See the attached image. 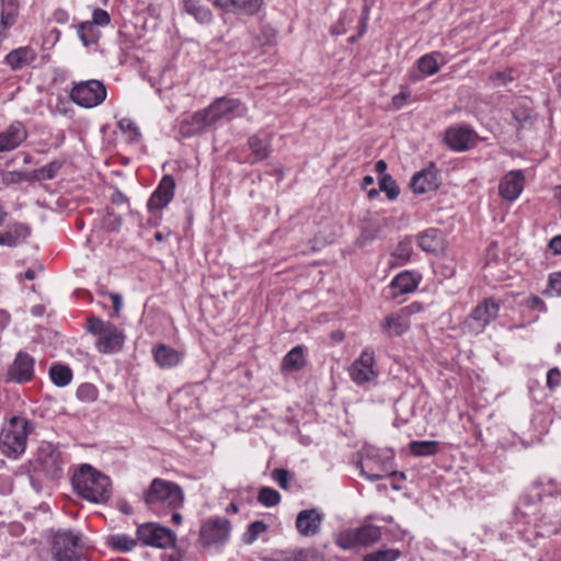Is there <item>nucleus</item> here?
Here are the masks:
<instances>
[{"mask_svg": "<svg viewBox=\"0 0 561 561\" xmlns=\"http://www.w3.org/2000/svg\"><path fill=\"white\" fill-rule=\"evenodd\" d=\"M72 484L80 496L93 503H105L112 494L108 477L90 465L80 467L73 474Z\"/></svg>", "mask_w": 561, "mask_h": 561, "instance_id": "f257e3e1", "label": "nucleus"}, {"mask_svg": "<svg viewBox=\"0 0 561 561\" xmlns=\"http://www.w3.org/2000/svg\"><path fill=\"white\" fill-rule=\"evenodd\" d=\"M30 432V422L27 420L19 416L11 417L0 434V448L2 453L10 458H16L24 453Z\"/></svg>", "mask_w": 561, "mask_h": 561, "instance_id": "f03ea898", "label": "nucleus"}, {"mask_svg": "<svg viewBox=\"0 0 561 561\" xmlns=\"http://www.w3.org/2000/svg\"><path fill=\"white\" fill-rule=\"evenodd\" d=\"M145 502L150 507L179 508L184 502V493L176 483L156 478L145 494Z\"/></svg>", "mask_w": 561, "mask_h": 561, "instance_id": "7ed1b4c3", "label": "nucleus"}, {"mask_svg": "<svg viewBox=\"0 0 561 561\" xmlns=\"http://www.w3.org/2000/svg\"><path fill=\"white\" fill-rule=\"evenodd\" d=\"M88 330L98 334L96 347L101 353L111 354L119 352L125 343V334L115 324L103 321L99 317H91L88 320Z\"/></svg>", "mask_w": 561, "mask_h": 561, "instance_id": "20e7f679", "label": "nucleus"}, {"mask_svg": "<svg viewBox=\"0 0 561 561\" xmlns=\"http://www.w3.org/2000/svg\"><path fill=\"white\" fill-rule=\"evenodd\" d=\"M51 556L54 561H89L81 537L71 530H61L54 535Z\"/></svg>", "mask_w": 561, "mask_h": 561, "instance_id": "39448f33", "label": "nucleus"}, {"mask_svg": "<svg viewBox=\"0 0 561 561\" xmlns=\"http://www.w3.org/2000/svg\"><path fill=\"white\" fill-rule=\"evenodd\" d=\"M107 92L103 82L99 80H87L76 83L70 92V99L78 105L92 108L106 99Z\"/></svg>", "mask_w": 561, "mask_h": 561, "instance_id": "423d86ee", "label": "nucleus"}, {"mask_svg": "<svg viewBox=\"0 0 561 561\" xmlns=\"http://www.w3.org/2000/svg\"><path fill=\"white\" fill-rule=\"evenodd\" d=\"M205 110L211 125L221 119L231 121L236 117H244L248 113V107L239 99L226 96L217 98Z\"/></svg>", "mask_w": 561, "mask_h": 561, "instance_id": "0eeeda50", "label": "nucleus"}, {"mask_svg": "<svg viewBox=\"0 0 561 561\" xmlns=\"http://www.w3.org/2000/svg\"><path fill=\"white\" fill-rule=\"evenodd\" d=\"M500 307V300H496L495 298H485L466 319V328L471 333H481L485 327L497 317Z\"/></svg>", "mask_w": 561, "mask_h": 561, "instance_id": "6e6552de", "label": "nucleus"}, {"mask_svg": "<svg viewBox=\"0 0 561 561\" xmlns=\"http://www.w3.org/2000/svg\"><path fill=\"white\" fill-rule=\"evenodd\" d=\"M34 378L35 358L24 351L18 352L13 362L5 370V382L23 385L33 381Z\"/></svg>", "mask_w": 561, "mask_h": 561, "instance_id": "1a4fd4ad", "label": "nucleus"}, {"mask_svg": "<svg viewBox=\"0 0 561 561\" xmlns=\"http://www.w3.org/2000/svg\"><path fill=\"white\" fill-rule=\"evenodd\" d=\"M422 310L423 306L421 304L413 302L400 309L397 313L387 316L381 323L383 333L389 337L402 335L411 327V317Z\"/></svg>", "mask_w": 561, "mask_h": 561, "instance_id": "9d476101", "label": "nucleus"}, {"mask_svg": "<svg viewBox=\"0 0 561 561\" xmlns=\"http://www.w3.org/2000/svg\"><path fill=\"white\" fill-rule=\"evenodd\" d=\"M381 538V530L375 525H366L340 534L337 545L342 549H353L358 546H369Z\"/></svg>", "mask_w": 561, "mask_h": 561, "instance_id": "9b49d317", "label": "nucleus"}, {"mask_svg": "<svg viewBox=\"0 0 561 561\" xmlns=\"http://www.w3.org/2000/svg\"><path fill=\"white\" fill-rule=\"evenodd\" d=\"M137 537L144 545L161 549L171 548L175 542L173 531L154 523L139 526Z\"/></svg>", "mask_w": 561, "mask_h": 561, "instance_id": "f8f14e48", "label": "nucleus"}, {"mask_svg": "<svg viewBox=\"0 0 561 561\" xmlns=\"http://www.w3.org/2000/svg\"><path fill=\"white\" fill-rule=\"evenodd\" d=\"M374 352L369 350L363 351L360 356L354 360L348 369L351 379L358 386H363L375 380L378 373L374 368Z\"/></svg>", "mask_w": 561, "mask_h": 561, "instance_id": "ddd939ff", "label": "nucleus"}, {"mask_svg": "<svg viewBox=\"0 0 561 561\" xmlns=\"http://www.w3.org/2000/svg\"><path fill=\"white\" fill-rule=\"evenodd\" d=\"M230 534V523L226 518L216 517L206 520L199 531V539L204 546L221 543Z\"/></svg>", "mask_w": 561, "mask_h": 561, "instance_id": "4468645a", "label": "nucleus"}, {"mask_svg": "<svg viewBox=\"0 0 561 561\" xmlns=\"http://www.w3.org/2000/svg\"><path fill=\"white\" fill-rule=\"evenodd\" d=\"M477 134L466 126H454L445 131L446 145L455 151H466L477 144Z\"/></svg>", "mask_w": 561, "mask_h": 561, "instance_id": "2eb2a0df", "label": "nucleus"}, {"mask_svg": "<svg viewBox=\"0 0 561 561\" xmlns=\"http://www.w3.org/2000/svg\"><path fill=\"white\" fill-rule=\"evenodd\" d=\"M324 515L317 508L304 510L296 517L297 531L304 537H312L320 533Z\"/></svg>", "mask_w": 561, "mask_h": 561, "instance_id": "dca6fc26", "label": "nucleus"}, {"mask_svg": "<svg viewBox=\"0 0 561 561\" xmlns=\"http://www.w3.org/2000/svg\"><path fill=\"white\" fill-rule=\"evenodd\" d=\"M525 176L520 170L510 171L501 180L500 195L506 201H515L524 190Z\"/></svg>", "mask_w": 561, "mask_h": 561, "instance_id": "f3484780", "label": "nucleus"}, {"mask_svg": "<svg viewBox=\"0 0 561 561\" xmlns=\"http://www.w3.org/2000/svg\"><path fill=\"white\" fill-rule=\"evenodd\" d=\"M175 190V182L171 175H164L160 181L159 186L152 193L148 201V207L150 209H162L173 198Z\"/></svg>", "mask_w": 561, "mask_h": 561, "instance_id": "a211bd4d", "label": "nucleus"}, {"mask_svg": "<svg viewBox=\"0 0 561 561\" xmlns=\"http://www.w3.org/2000/svg\"><path fill=\"white\" fill-rule=\"evenodd\" d=\"M211 123L208 118L206 110L197 111L179 124V133L182 137L188 138L198 135L205 130Z\"/></svg>", "mask_w": 561, "mask_h": 561, "instance_id": "6ab92c4d", "label": "nucleus"}, {"mask_svg": "<svg viewBox=\"0 0 561 561\" xmlns=\"http://www.w3.org/2000/svg\"><path fill=\"white\" fill-rule=\"evenodd\" d=\"M214 4L226 12L254 15L262 8L263 0H215Z\"/></svg>", "mask_w": 561, "mask_h": 561, "instance_id": "aec40b11", "label": "nucleus"}, {"mask_svg": "<svg viewBox=\"0 0 561 561\" xmlns=\"http://www.w3.org/2000/svg\"><path fill=\"white\" fill-rule=\"evenodd\" d=\"M27 138V130L21 123L11 124L0 133V152L18 148Z\"/></svg>", "mask_w": 561, "mask_h": 561, "instance_id": "412c9836", "label": "nucleus"}, {"mask_svg": "<svg viewBox=\"0 0 561 561\" xmlns=\"http://www.w3.org/2000/svg\"><path fill=\"white\" fill-rule=\"evenodd\" d=\"M437 187L438 181L434 168L424 169L415 173L411 180V188L415 194L433 192Z\"/></svg>", "mask_w": 561, "mask_h": 561, "instance_id": "4be33fe9", "label": "nucleus"}, {"mask_svg": "<svg viewBox=\"0 0 561 561\" xmlns=\"http://www.w3.org/2000/svg\"><path fill=\"white\" fill-rule=\"evenodd\" d=\"M31 234V229L25 224L16 222L3 232H0V245L18 247L22 244Z\"/></svg>", "mask_w": 561, "mask_h": 561, "instance_id": "5701e85b", "label": "nucleus"}, {"mask_svg": "<svg viewBox=\"0 0 561 561\" xmlns=\"http://www.w3.org/2000/svg\"><path fill=\"white\" fill-rule=\"evenodd\" d=\"M36 59V53L28 46L19 47L11 50L5 56V62L12 70H20L31 65Z\"/></svg>", "mask_w": 561, "mask_h": 561, "instance_id": "b1692460", "label": "nucleus"}, {"mask_svg": "<svg viewBox=\"0 0 561 561\" xmlns=\"http://www.w3.org/2000/svg\"><path fill=\"white\" fill-rule=\"evenodd\" d=\"M419 285V278L411 272H402L398 274L390 283V288L393 290L392 297L412 293Z\"/></svg>", "mask_w": 561, "mask_h": 561, "instance_id": "393cba45", "label": "nucleus"}, {"mask_svg": "<svg viewBox=\"0 0 561 561\" xmlns=\"http://www.w3.org/2000/svg\"><path fill=\"white\" fill-rule=\"evenodd\" d=\"M156 363L161 368H169L176 366L182 360V354L176 350L167 346L165 344H160L152 351Z\"/></svg>", "mask_w": 561, "mask_h": 561, "instance_id": "a878e982", "label": "nucleus"}, {"mask_svg": "<svg viewBox=\"0 0 561 561\" xmlns=\"http://www.w3.org/2000/svg\"><path fill=\"white\" fill-rule=\"evenodd\" d=\"M307 364L304 346L297 345L291 348L283 358L282 370L298 371Z\"/></svg>", "mask_w": 561, "mask_h": 561, "instance_id": "bb28decb", "label": "nucleus"}, {"mask_svg": "<svg viewBox=\"0 0 561 561\" xmlns=\"http://www.w3.org/2000/svg\"><path fill=\"white\" fill-rule=\"evenodd\" d=\"M61 165L62 164L60 161L54 160V161L49 162L48 164L34 170L30 175L22 176L21 173H16L15 175L18 176V180H37V181L51 180L57 175V173L61 169Z\"/></svg>", "mask_w": 561, "mask_h": 561, "instance_id": "cd10ccee", "label": "nucleus"}, {"mask_svg": "<svg viewBox=\"0 0 561 561\" xmlns=\"http://www.w3.org/2000/svg\"><path fill=\"white\" fill-rule=\"evenodd\" d=\"M359 467L360 474L370 481L381 480L389 474L386 471L383 463H378L370 457H366L360 461Z\"/></svg>", "mask_w": 561, "mask_h": 561, "instance_id": "c85d7f7f", "label": "nucleus"}, {"mask_svg": "<svg viewBox=\"0 0 561 561\" xmlns=\"http://www.w3.org/2000/svg\"><path fill=\"white\" fill-rule=\"evenodd\" d=\"M420 248L430 253H436L442 248V239L436 229H428L417 237Z\"/></svg>", "mask_w": 561, "mask_h": 561, "instance_id": "c756f323", "label": "nucleus"}, {"mask_svg": "<svg viewBox=\"0 0 561 561\" xmlns=\"http://www.w3.org/2000/svg\"><path fill=\"white\" fill-rule=\"evenodd\" d=\"M43 470L51 478H57L62 471V459L60 454L51 450L49 454L41 457Z\"/></svg>", "mask_w": 561, "mask_h": 561, "instance_id": "7c9ffc66", "label": "nucleus"}, {"mask_svg": "<svg viewBox=\"0 0 561 561\" xmlns=\"http://www.w3.org/2000/svg\"><path fill=\"white\" fill-rule=\"evenodd\" d=\"M77 33L85 47L95 45L101 36L100 30L94 26V23H90V21L80 23L77 26Z\"/></svg>", "mask_w": 561, "mask_h": 561, "instance_id": "2f4dec72", "label": "nucleus"}, {"mask_svg": "<svg viewBox=\"0 0 561 561\" xmlns=\"http://www.w3.org/2000/svg\"><path fill=\"white\" fill-rule=\"evenodd\" d=\"M51 382L57 387H66L72 380V371L65 365H53L49 369Z\"/></svg>", "mask_w": 561, "mask_h": 561, "instance_id": "473e14b6", "label": "nucleus"}, {"mask_svg": "<svg viewBox=\"0 0 561 561\" xmlns=\"http://www.w3.org/2000/svg\"><path fill=\"white\" fill-rule=\"evenodd\" d=\"M184 8L187 13L192 14L202 23H206L211 20V12L201 4L199 0H185Z\"/></svg>", "mask_w": 561, "mask_h": 561, "instance_id": "72a5a7b5", "label": "nucleus"}, {"mask_svg": "<svg viewBox=\"0 0 561 561\" xmlns=\"http://www.w3.org/2000/svg\"><path fill=\"white\" fill-rule=\"evenodd\" d=\"M440 56L439 53H432L422 56L417 60V69L424 76H433L439 70L437 57Z\"/></svg>", "mask_w": 561, "mask_h": 561, "instance_id": "f704fd0d", "label": "nucleus"}, {"mask_svg": "<svg viewBox=\"0 0 561 561\" xmlns=\"http://www.w3.org/2000/svg\"><path fill=\"white\" fill-rule=\"evenodd\" d=\"M438 450V443L435 440H414L410 443V451L413 456L424 457L435 455Z\"/></svg>", "mask_w": 561, "mask_h": 561, "instance_id": "c9c22d12", "label": "nucleus"}, {"mask_svg": "<svg viewBox=\"0 0 561 561\" xmlns=\"http://www.w3.org/2000/svg\"><path fill=\"white\" fill-rule=\"evenodd\" d=\"M514 71L508 68L503 71L492 73L485 80V84L491 88L504 87L514 80Z\"/></svg>", "mask_w": 561, "mask_h": 561, "instance_id": "e433bc0d", "label": "nucleus"}, {"mask_svg": "<svg viewBox=\"0 0 561 561\" xmlns=\"http://www.w3.org/2000/svg\"><path fill=\"white\" fill-rule=\"evenodd\" d=\"M400 556L397 549H380L366 554L363 561H397Z\"/></svg>", "mask_w": 561, "mask_h": 561, "instance_id": "4c0bfd02", "label": "nucleus"}, {"mask_svg": "<svg viewBox=\"0 0 561 561\" xmlns=\"http://www.w3.org/2000/svg\"><path fill=\"white\" fill-rule=\"evenodd\" d=\"M257 501L266 507H273L280 502V494L272 488L263 486L259 491Z\"/></svg>", "mask_w": 561, "mask_h": 561, "instance_id": "58836bf2", "label": "nucleus"}, {"mask_svg": "<svg viewBox=\"0 0 561 561\" xmlns=\"http://www.w3.org/2000/svg\"><path fill=\"white\" fill-rule=\"evenodd\" d=\"M112 548L118 551H129L136 546V541L126 535H114L108 538Z\"/></svg>", "mask_w": 561, "mask_h": 561, "instance_id": "ea45409f", "label": "nucleus"}, {"mask_svg": "<svg viewBox=\"0 0 561 561\" xmlns=\"http://www.w3.org/2000/svg\"><path fill=\"white\" fill-rule=\"evenodd\" d=\"M248 142L251 151L255 154L257 160H263L268 157V146L261 138H259L257 136H251Z\"/></svg>", "mask_w": 561, "mask_h": 561, "instance_id": "a19ab883", "label": "nucleus"}, {"mask_svg": "<svg viewBox=\"0 0 561 561\" xmlns=\"http://www.w3.org/2000/svg\"><path fill=\"white\" fill-rule=\"evenodd\" d=\"M379 188L386 192L389 199L393 201L399 195V187L389 174H382L379 179Z\"/></svg>", "mask_w": 561, "mask_h": 561, "instance_id": "79ce46f5", "label": "nucleus"}, {"mask_svg": "<svg viewBox=\"0 0 561 561\" xmlns=\"http://www.w3.org/2000/svg\"><path fill=\"white\" fill-rule=\"evenodd\" d=\"M98 396V389L92 383H82L77 390L78 399L83 402H94Z\"/></svg>", "mask_w": 561, "mask_h": 561, "instance_id": "37998d69", "label": "nucleus"}, {"mask_svg": "<svg viewBox=\"0 0 561 561\" xmlns=\"http://www.w3.org/2000/svg\"><path fill=\"white\" fill-rule=\"evenodd\" d=\"M265 530H266V525L263 522L256 520V522L251 523L250 526L248 527L247 533L243 536L244 542L252 543Z\"/></svg>", "mask_w": 561, "mask_h": 561, "instance_id": "c03bdc74", "label": "nucleus"}, {"mask_svg": "<svg viewBox=\"0 0 561 561\" xmlns=\"http://www.w3.org/2000/svg\"><path fill=\"white\" fill-rule=\"evenodd\" d=\"M412 253V242L409 239L401 241L393 251V256L399 259L402 263L409 261Z\"/></svg>", "mask_w": 561, "mask_h": 561, "instance_id": "a18cd8bd", "label": "nucleus"}, {"mask_svg": "<svg viewBox=\"0 0 561 561\" xmlns=\"http://www.w3.org/2000/svg\"><path fill=\"white\" fill-rule=\"evenodd\" d=\"M272 478L278 483V485L282 489L287 490L288 483L291 480L293 476L286 469L276 468L272 471Z\"/></svg>", "mask_w": 561, "mask_h": 561, "instance_id": "49530a36", "label": "nucleus"}, {"mask_svg": "<svg viewBox=\"0 0 561 561\" xmlns=\"http://www.w3.org/2000/svg\"><path fill=\"white\" fill-rule=\"evenodd\" d=\"M118 127L122 131L129 134L133 139L140 136L137 125L130 118H123L118 122Z\"/></svg>", "mask_w": 561, "mask_h": 561, "instance_id": "de8ad7c7", "label": "nucleus"}, {"mask_svg": "<svg viewBox=\"0 0 561 561\" xmlns=\"http://www.w3.org/2000/svg\"><path fill=\"white\" fill-rule=\"evenodd\" d=\"M1 14H9L10 16L18 18L19 3L18 0H1Z\"/></svg>", "mask_w": 561, "mask_h": 561, "instance_id": "09e8293b", "label": "nucleus"}, {"mask_svg": "<svg viewBox=\"0 0 561 561\" xmlns=\"http://www.w3.org/2000/svg\"><path fill=\"white\" fill-rule=\"evenodd\" d=\"M93 20L90 23H94V26H105L110 23L111 19L108 13L103 9H95L93 11Z\"/></svg>", "mask_w": 561, "mask_h": 561, "instance_id": "8fccbe9b", "label": "nucleus"}, {"mask_svg": "<svg viewBox=\"0 0 561 561\" xmlns=\"http://www.w3.org/2000/svg\"><path fill=\"white\" fill-rule=\"evenodd\" d=\"M275 41V31L271 27H263L257 42L261 46L273 45Z\"/></svg>", "mask_w": 561, "mask_h": 561, "instance_id": "3c124183", "label": "nucleus"}, {"mask_svg": "<svg viewBox=\"0 0 561 561\" xmlns=\"http://www.w3.org/2000/svg\"><path fill=\"white\" fill-rule=\"evenodd\" d=\"M561 381V373L558 368H551L547 374V386L550 389H554L560 385Z\"/></svg>", "mask_w": 561, "mask_h": 561, "instance_id": "603ef678", "label": "nucleus"}, {"mask_svg": "<svg viewBox=\"0 0 561 561\" xmlns=\"http://www.w3.org/2000/svg\"><path fill=\"white\" fill-rule=\"evenodd\" d=\"M549 288L557 296H561V273H556L549 277Z\"/></svg>", "mask_w": 561, "mask_h": 561, "instance_id": "864d4df0", "label": "nucleus"}, {"mask_svg": "<svg viewBox=\"0 0 561 561\" xmlns=\"http://www.w3.org/2000/svg\"><path fill=\"white\" fill-rule=\"evenodd\" d=\"M410 98V92L402 91L392 98V105L394 108H401L408 99Z\"/></svg>", "mask_w": 561, "mask_h": 561, "instance_id": "5fc2aeb1", "label": "nucleus"}, {"mask_svg": "<svg viewBox=\"0 0 561 561\" xmlns=\"http://www.w3.org/2000/svg\"><path fill=\"white\" fill-rule=\"evenodd\" d=\"M110 298L113 302L114 316H118L123 307L122 296L119 294H111Z\"/></svg>", "mask_w": 561, "mask_h": 561, "instance_id": "6e6d98bb", "label": "nucleus"}, {"mask_svg": "<svg viewBox=\"0 0 561 561\" xmlns=\"http://www.w3.org/2000/svg\"><path fill=\"white\" fill-rule=\"evenodd\" d=\"M54 20L59 24H65L69 21V14L64 9H57L54 12Z\"/></svg>", "mask_w": 561, "mask_h": 561, "instance_id": "4d7b16f0", "label": "nucleus"}, {"mask_svg": "<svg viewBox=\"0 0 561 561\" xmlns=\"http://www.w3.org/2000/svg\"><path fill=\"white\" fill-rule=\"evenodd\" d=\"M549 248L554 254H561V236H556L551 239Z\"/></svg>", "mask_w": 561, "mask_h": 561, "instance_id": "13d9d810", "label": "nucleus"}, {"mask_svg": "<svg viewBox=\"0 0 561 561\" xmlns=\"http://www.w3.org/2000/svg\"><path fill=\"white\" fill-rule=\"evenodd\" d=\"M529 306L538 310L545 309V302L537 296L529 298Z\"/></svg>", "mask_w": 561, "mask_h": 561, "instance_id": "bf43d9fd", "label": "nucleus"}, {"mask_svg": "<svg viewBox=\"0 0 561 561\" xmlns=\"http://www.w3.org/2000/svg\"><path fill=\"white\" fill-rule=\"evenodd\" d=\"M387 169V163L383 160H379L375 164V171L380 173L381 175L385 174V171Z\"/></svg>", "mask_w": 561, "mask_h": 561, "instance_id": "052dcab7", "label": "nucleus"}, {"mask_svg": "<svg viewBox=\"0 0 561 561\" xmlns=\"http://www.w3.org/2000/svg\"><path fill=\"white\" fill-rule=\"evenodd\" d=\"M374 183V178L370 176V175H366L364 179H363V182H362V187L364 190L368 188V186L373 185Z\"/></svg>", "mask_w": 561, "mask_h": 561, "instance_id": "680f3d73", "label": "nucleus"}, {"mask_svg": "<svg viewBox=\"0 0 561 561\" xmlns=\"http://www.w3.org/2000/svg\"><path fill=\"white\" fill-rule=\"evenodd\" d=\"M23 277H24L25 279H27V280H33V279L36 277V273H35V271H33V270H27V271L24 273Z\"/></svg>", "mask_w": 561, "mask_h": 561, "instance_id": "e2e57ef3", "label": "nucleus"}, {"mask_svg": "<svg viewBox=\"0 0 561 561\" xmlns=\"http://www.w3.org/2000/svg\"><path fill=\"white\" fill-rule=\"evenodd\" d=\"M8 213L0 206V226L5 221Z\"/></svg>", "mask_w": 561, "mask_h": 561, "instance_id": "0e129e2a", "label": "nucleus"}, {"mask_svg": "<svg viewBox=\"0 0 561 561\" xmlns=\"http://www.w3.org/2000/svg\"><path fill=\"white\" fill-rule=\"evenodd\" d=\"M369 8L366 5L363 10V30L365 28V22L368 19Z\"/></svg>", "mask_w": 561, "mask_h": 561, "instance_id": "69168bd1", "label": "nucleus"}, {"mask_svg": "<svg viewBox=\"0 0 561 561\" xmlns=\"http://www.w3.org/2000/svg\"><path fill=\"white\" fill-rule=\"evenodd\" d=\"M182 520V515L180 513L172 514V522L175 524H180Z\"/></svg>", "mask_w": 561, "mask_h": 561, "instance_id": "338daca9", "label": "nucleus"}, {"mask_svg": "<svg viewBox=\"0 0 561 561\" xmlns=\"http://www.w3.org/2000/svg\"><path fill=\"white\" fill-rule=\"evenodd\" d=\"M227 512L228 513H237L238 512V506L233 503H230L229 506L227 507Z\"/></svg>", "mask_w": 561, "mask_h": 561, "instance_id": "774afa93", "label": "nucleus"}]
</instances>
